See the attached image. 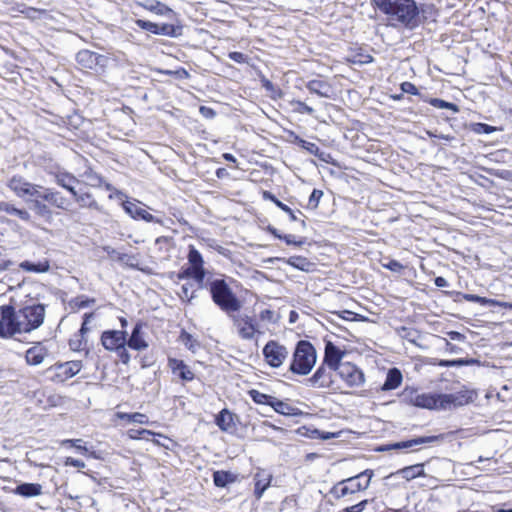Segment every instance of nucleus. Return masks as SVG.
I'll return each instance as SVG.
<instances>
[{"label":"nucleus","instance_id":"7","mask_svg":"<svg viewBox=\"0 0 512 512\" xmlns=\"http://www.w3.org/2000/svg\"><path fill=\"white\" fill-rule=\"evenodd\" d=\"M20 327L16 308L11 305L0 306V337L12 338L20 335Z\"/></svg>","mask_w":512,"mask_h":512},{"label":"nucleus","instance_id":"33","mask_svg":"<svg viewBox=\"0 0 512 512\" xmlns=\"http://www.w3.org/2000/svg\"><path fill=\"white\" fill-rule=\"evenodd\" d=\"M271 407L279 414L285 415V416H294L296 415V408L291 406L290 404L283 402L281 400H278L276 398H273L271 402Z\"/></svg>","mask_w":512,"mask_h":512},{"label":"nucleus","instance_id":"14","mask_svg":"<svg viewBox=\"0 0 512 512\" xmlns=\"http://www.w3.org/2000/svg\"><path fill=\"white\" fill-rule=\"evenodd\" d=\"M332 370H330L324 363L319 366L316 372L309 378V383L313 387L317 388H330L334 390H340V387L336 385V382L332 377Z\"/></svg>","mask_w":512,"mask_h":512},{"label":"nucleus","instance_id":"31","mask_svg":"<svg viewBox=\"0 0 512 512\" xmlns=\"http://www.w3.org/2000/svg\"><path fill=\"white\" fill-rule=\"evenodd\" d=\"M170 365L175 373L186 381H190L194 378L193 372L182 362L178 360L170 361Z\"/></svg>","mask_w":512,"mask_h":512},{"label":"nucleus","instance_id":"2","mask_svg":"<svg viewBox=\"0 0 512 512\" xmlns=\"http://www.w3.org/2000/svg\"><path fill=\"white\" fill-rule=\"evenodd\" d=\"M209 290L213 302L225 313L230 315L242 308V302L224 279L211 281Z\"/></svg>","mask_w":512,"mask_h":512},{"label":"nucleus","instance_id":"11","mask_svg":"<svg viewBox=\"0 0 512 512\" xmlns=\"http://www.w3.org/2000/svg\"><path fill=\"white\" fill-rule=\"evenodd\" d=\"M262 353L265 362L273 368H279L285 362L289 354L286 346L274 340H270L266 343Z\"/></svg>","mask_w":512,"mask_h":512},{"label":"nucleus","instance_id":"38","mask_svg":"<svg viewBox=\"0 0 512 512\" xmlns=\"http://www.w3.org/2000/svg\"><path fill=\"white\" fill-rule=\"evenodd\" d=\"M263 198L266 199V200H270L272 201L273 203H275V205L277 207H279L282 211L286 212L290 219L292 221H296L297 220V217L296 215L294 214V212L290 209V207H288L286 204L282 203L281 201H279L272 193L268 192V191H264L263 192Z\"/></svg>","mask_w":512,"mask_h":512},{"label":"nucleus","instance_id":"46","mask_svg":"<svg viewBox=\"0 0 512 512\" xmlns=\"http://www.w3.org/2000/svg\"><path fill=\"white\" fill-rule=\"evenodd\" d=\"M291 106L293 107V110L300 114H312L314 112V109L305 103L301 101H292Z\"/></svg>","mask_w":512,"mask_h":512},{"label":"nucleus","instance_id":"42","mask_svg":"<svg viewBox=\"0 0 512 512\" xmlns=\"http://www.w3.org/2000/svg\"><path fill=\"white\" fill-rule=\"evenodd\" d=\"M287 263L290 266L295 267V268H297L299 270H302V271H307L309 269V266H310V262L305 257H302V256L290 257L287 260Z\"/></svg>","mask_w":512,"mask_h":512},{"label":"nucleus","instance_id":"12","mask_svg":"<svg viewBox=\"0 0 512 512\" xmlns=\"http://www.w3.org/2000/svg\"><path fill=\"white\" fill-rule=\"evenodd\" d=\"M8 187L20 198L37 197L42 186L32 184L21 176H14L8 181Z\"/></svg>","mask_w":512,"mask_h":512},{"label":"nucleus","instance_id":"23","mask_svg":"<svg viewBox=\"0 0 512 512\" xmlns=\"http://www.w3.org/2000/svg\"><path fill=\"white\" fill-rule=\"evenodd\" d=\"M272 475L266 470H259L254 475L255 490L254 494L257 499H260L265 490L270 486Z\"/></svg>","mask_w":512,"mask_h":512},{"label":"nucleus","instance_id":"48","mask_svg":"<svg viewBox=\"0 0 512 512\" xmlns=\"http://www.w3.org/2000/svg\"><path fill=\"white\" fill-rule=\"evenodd\" d=\"M156 35L175 36L176 29L171 24H162L157 26Z\"/></svg>","mask_w":512,"mask_h":512},{"label":"nucleus","instance_id":"39","mask_svg":"<svg viewBox=\"0 0 512 512\" xmlns=\"http://www.w3.org/2000/svg\"><path fill=\"white\" fill-rule=\"evenodd\" d=\"M61 445H69L84 455L96 457L94 452H90L88 448L85 445H83V440L81 439H65L61 441Z\"/></svg>","mask_w":512,"mask_h":512},{"label":"nucleus","instance_id":"56","mask_svg":"<svg viewBox=\"0 0 512 512\" xmlns=\"http://www.w3.org/2000/svg\"><path fill=\"white\" fill-rule=\"evenodd\" d=\"M13 215L18 216L21 220H23L25 222H30L31 221V215L25 209H18V208H16Z\"/></svg>","mask_w":512,"mask_h":512},{"label":"nucleus","instance_id":"22","mask_svg":"<svg viewBox=\"0 0 512 512\" xmlns=\"http://www.w3.org/2000/svg\"><path fill=\"white\" fill-rule=\"evenodd\" d=\"M126 343L131 349L137 351L144 350L148 347V343L145 340L144 333L142 332V324L138 323L134 327L130 338L128 340L126 339Z\"/></svg>","mask_w":512,"mask_h":512},{"label":"nucleus","instance_id":"51","mask_svg":"<svg viewBox=\"0 0 512 512\" xmlns=\"http://www.w3.org/2000/svg\"><path fill=\"white\" fill-rule=\"evenodd\" d=\"M473 130L479 134H482V133L490 134V133L496 131V128L493 126L484 124V123H476V124H474Z\"/></svg>","mask_w":512,"mask_h":512},{"label":"nucleus","instance_id":"28","mask_svg":"<svg viewBox=\"0 0 512 512\" xmlns=\"http://www.w3.org/2000/svg\"><path fill=\"white\" fill-rule=\"evenodd\" d=\"M394 475H400L405 480L410 481L416 477L424 475L422 464H415L398 470Z\"/></svg>","mask_w":512,"mask_h":512},{"label":"nucleus","instance_id":"15","mask_svg":"<svg viewBox=\"0 0 512 512\" xmlns=\"http://www.w3.org/2000/svg\"><path fill=\"white\" fill-rule=\"evenodd\" d=\"M122 207L125 210V212L135 220L140 219L146 222H161L159 219H156L152 214H150L146 210L145 205H143L142 203L135 199L124 201L122 203Z\"/></svg>","mask_w":512,"mask_h":512},{"label":"nucleus","instance_id":"43","mask_svg":"<svg viewBox=\"0 0 512 512\" xmlns=\"http://www.w3.org/2000/svg\"><path fill=\"white\" fill-rule=\"evenodd\" d=\"M249 395L250 397L253 399V401L257 404H266V405H269L271 406V402L273 400L274 397L270 396V395H267V394H264V393H261L257 390H250L249 391Z\"/></svg>","mask_w":512,"mask_h":512},{"label":"nucleus","instance_id":"21","mask_svg":"<svg viewBox=\"0 0 512 512\" xmlns=\"http://www.w3.org/2000/svg\"><path fill=\"white\" fill-rule=\"evenodd\" d=\"M37 197H41V199L47 201L51 205L59 208V209H67L68 202L67 200L60 195V193L53 191L49 188L40 189Z\"/></svg>","mask_w":512,"mask_h":512},{"label":"nucleus","instance_id":"62","mask_svg":"<svg viewBox=\"0 0 512 512\" xmlns=\"http://www.w3.org/2000/svg\"><path fill=\"white\" fill-rule=\"evenodd\" d=\"M15 207L7 202H0V211L7 212L9 214H14Z\"/></svg>","mask_w":512,"mask_h":512},{"label":"nucleus","instance_id":"37","mask_svg":"<svg viewBox=\"0 0 512 512\" xmlns=\"http://www.w3.org/2000/svg\"><path fill=\"white\" fill-rule=\"evenodd\" d=\"M49 263L47 261L39 262L37 264L24 261L20 263V268L28 272L43 273L49 270Z\"/></svg>","mask_w":512,"mask_h":512},{"label":"nucleus","instance_id":"27","mask_svg":"<svg viewBox=\"0 0 512 512\" xmlns=\"http://www.w3.org/2000/svg\"><path fill=\"white\" fill-rule=\"evenodd\" d=\"M402 383V374L397 368L390 369L387 373L386 380L382 386V390L389 391L398 388Z\"/></svg>","mask_w":512,"mask_h":512},{"label":"nucleus","instance_id":"36","mask_svg":"<svg viewBox=\"0 0 512 512\" xmlns=\"http://www.w3.org/2000/svg\"><path fill=\"white\" fill-rule=\"evenodd\" d=\"M116 417L119 419L127 420L128 422L138 423V424H148L149 419L145 414L142 413H116Z\"/></svg>","mask_w":512,"mask_h":512},{"label":"nucleus","instance_id":"19","mask_svg":"<svg viewBox=\"0 0 512 512\" xmlns=\"http://www.w3.org/2000/svg\"><path fill=\"white\" fill-rule=\"evenodd\" d=\"M438 439V436H425L418 437L408 441H401L391 445H385L379 448V451H388L391 449H408L415 445H422L426 443H432Z\"/></svg>","mask_w":512,"mask_h":512},{"label":"nucleus","instance_id":"41","mask_svg":"<svg viewBox=\"0 0 512 512\" xmlns=\"http://www.w3.org/2000/svg\"><path fill=\"white\" fill-rule=\"evenodd\" d=\"M308 89L310 90V92L312 93H316L322 97H328L329 94H328V87L325 83H323L322 81H311L309 82L308 84Z\"/></svg>","mask_w":512,"mask_h":512},{"label":"nucleus","instance_id":"5","mask_svg":"<svg viewBox=\"0 0 512 512\" xmlns=\"http://www.w3.org/2000/svg\"><path fill=\"white\" fill-rule=\"evenodd\" d=\"M21 334L29 333L40 327L44 321L45 308L41 304H30L16 309Z\"/></svg>","mask_w":512,"mask_h":512},{"label":"nucleus","instance_id":"57","mask_svg":"<svg viewBox=\"0 0 512 512\" xmlns=\"http://www.w3.org/2000/svg\"><path fill=\"white\" fill-rule=\"evenodd\" d=\"M228 56L231 60L237 63H245L247 60V57L240 52H230Z\"/></svg>","mask_w":512,"mask_h":512},{"label":"nucleus","instance_id":"54","mask_svg":"<svg viewBox=\"0 0 512 512\" xmlns=\"http://www.w3.org/2000/svg\"><path fill=\"white\" fill-rule=\"evenodd\" d=\"M288 245H295V246H301L305 243V239L301 238L297 240L294 235L288 234L284 235L283 239Z\"/></svg>","mask_w":512,"mask_h":512},{"label":"nucleus","instance_id":"26","mask_svg":"<svg viewBox=\"0 0 512 512\" xmlns=\"http://www.w3.org/2000/svg\"><path fill=\"white\" fill-rule=\"evenodd\" d=\"M14 493L23 497H35L42 494V486L38 483H23L15 488Z\"/></svg>","mask_w":512,"mask_h":512},{"label":"nucleus","instance_id":"59","mask_svg":"<svg viewBox=\"0 0 512 512\" xmlns=\"http://www.w3.org/2000/svg\"><path fill=\"white\" fill-rule=\"evenodd\" d=\"M179 295L183 300L186 299L189 301L194 297V291H190V289L186 285H183L181 288V293Z\"/></svg>","mask_w":512,"mask_h":512},{"label":"nucleus","instance_id":"9","mask_svg":"<svg viewBox=\"0 0 512 512\" xmlns=\"http://www.w3.org/2000/svg\"><path fill=\"white\" fill-rule=\"evenodd\" d=\"M188 264L189 267L183 271L180 277L193 278L201 287L205 278L204 260L199 251L192 246L189 249Z\"/></svg>","mask_w":512,"mask_h":512},{"label":"nucleus","instance_id":"32","mask_svg":"<svg viewBox=\"0 0 512 512\" xmlns=\"http://www.w3.org/2000/svg\"><path fill=\"white\" fill-rule=\"evenodd\" d=\"M236 476L228 471H216L213 474V481L217 487H225L230 483H233Z\"/></svg>","mask_w":512,"mask_h":512},{"label":"nucleus","instance_id":"18","mask_svg":"<svg viewBox=\"0 0 512 512\" xmlns=\"http://www.w3.org/2000/svg\"><path fill=\"white\" fill-rule=\"evenodd\" d=\"M101 342L104 348L109 351L122 349L126 344V332L118 330L104 331L101 335Z\"/></svg>","mask_w":512,"mask_h":512},{"label":"nucleus","instance_id":"44","mask_svg":"<svg viewBox=\"0 0 512 512\" xmlns=\"http://www.w3.org/2000/svg\"><path fill=\"white\" fill-rule=\"evenodd\" d=\"M127 435L133 440L141 439V435H159L160 437L165 438L161 433H155L147 429H129L127 431Z\"/></svg>","mask_w":512,"mask_h":512},{"label":"nucleus","instance_id":"61","mask_svg":"<svg viewBox=\"0 0 512 512\" xmlns=\"http://www.w3.org/2000/svg\"><path fill=\"white\" fill-rule=\"evenodd\" d=\"M401 88L406 93H411V94H416L417 93L416 87L412 83H410V82L402 83Z\"/></svg>","mask_w":512,"mask_h":512},{"label":"nucleus","instance_id":"55","mask_svg":"<svg viewBox=\"0 0 512 512\" xmlns=\"http://www.w3.org/2000/svg\"><path fill=\"white\" fill-rule=\"evenodd\" d=\"M64 464H65V466H72V467H76V468H80V469L85 467V463L83 461L74 459L72 457H67L65 459Z\"/></svg>","mask_w":512,"mask_h":512},{"label":"nucleus","instance_id":"40","mask_svg":"<svg viewBox=\"0 0 512 512\" xmlns=\"http://www.w3.org/2000/svg\"><path fill=\"white\" fill-rule=\"evenodd\" d=\"M180 341L184 344L189 350L195 353L200 347L199 342L189 333L182 332L180 335Z\"/></svg>","mask_w":512,"mask_h":512},{"label":"nucleus","instance_id":"17","mask_svg":"<svg viewBox=\"0 0 512 512\" xmlns=\"http://www.w3.org/2000/svg\"><path fill=\"white\" fill-rule=\"evenodd\" d=\"M233 326L236 328L238 335L244 340H251L255 333L256 327L253 319L247 315H231Z\"/></svg>","mask_w":512,"mask_h":512},{"label":"nucleus","instance_id":"10","mask_svg":"<svg viewBox=\"0 0 512 512\" xmlns=\"http://www.w3.org/2000/svg\"><path fill=\"white\" fill-rule=\"evenodd\" d=\"M81 369V361H67L51 366L48 373L52 381L62 383L77 375Z\"/></svg>","mask_w":512,"mask_h":512},{"label":"nucleus","instance_id":"50","mask_svg":"<svg viewBox=\"0 0 512 512\" xmlns=\"http://www.w3.org/2000/svg\"><path fill=\"white\" fill-rule=\"evenodd\" d=\"M263 87L270 93L273 99H277L282 96L281 90L276 88L269 80H263Z\"/></svg>","mask_w":512,"mask_h":512},{"label":"nucleus","instance_id":"6","mask_svg":"<svg viewBox=\"0 0 512 512\" xmlns=\"http://www.w3.org/2000/svg\"><path fill=\"white\" fill-rule=\"evenodd\" d=\"M372 476V470H365L354 477L343 480L335 486V493L338 497H345L365 490L369 487Z\"/></svg>","mask_w":512,"mask_h":512},{"label":"nucleus","instance_id":"49","mask_svg":"<svg viewBox=\"0 0 512 512\" xmlns=\"http://www.w3.org/2000/svg\"><path fill=\"white\" fill-rule=\"evenodd\" d=\"M135 23L139 28H141L143 30L149 31L153 34H155L157 32L158 24H156V23L146 21V20H141V19H137L135 21Z\"/></svg>","mask_w":512,"mask_h":512},{"label":"nucleus","instance_id":"24","mask_svg":"<svg viewBox=\"0 0 512 512\" xmlns=\"http://www.w3.org/2000/svg\"><path fill=\"white\" fill-rule=\"evenodd\" d=\"M215 422L217 426L225 432H230L235 429L236 424L234 415L227 409H223L216 417Z\"/></svg>","mask_w":512,"mask_h":512},{"label":"nucleus","instance_id":"58","mask_svg":"<svg viewBox=\"0 0 512 512\" xmlns=\"http://www.w3.org/2000/svg\"><path fill=\"white\" fill-rule=\"evenodd\" d=\"M367 504V500H363L356 505L347 507L345 512H362Z\"/></svg>","mask_w":512,"mask_h":512},{"label":"nucleus","instance_id":"29","mask_svg":"<svg viewBox=\"0 0 512 512\" xmlns=\"http://www.w3.org/2000/svg\"><path fill=\"white\" fill-rule=\"evenodd\" d=\"M144 9L153 12L157 15L169 16L173 13L172 9H170L165 4L159 1H148L140 4Z\"/></svg>","mask_w":512,"mask_h":512},{"label":"nucleus","instance_id":"1","mask_svg":"<svg viewBox=\"0 0 512 512\" xmlns=\"http://www.w3.org/2000/svg\"><path fill=\"white\" fill-rule=\"evenodd\" d=\"M375 5L391 21L405 25L412 23L418 15V9L414 0H373Z\"/></svg>","mask_w":512,"mask_h":512},{"label":"nucleus","instance_id":"63","mask_svg":"<svg viewBox=\"0 0 512 512\" xmlns=\"http://www.w3.org/2000/svg\"><path fill=\"white\" fill-rule=\"evenodd\" d=\"M11 262L6 258V256L0 252V272L5 271Z\"/></svg>","mask_w":512,"mask_h":512},{"label":"nucleus","instance_id":"47","mask_svg":"<svg viewBox=\"0 0 512 512\" xmlns=\"http://www.w3.org/2000/svg\"><path fill=\"white\" fill-rule=\"evenodd\" d=\"M73 197L81 207H90L94 203V201L91 199V196L87 193L79 194L76 192V195H73Z\"/></svg>","mask_w":512,"mask_h":512},{"label":"nucleus","instance_id":"53","mask_svg":"<svg viewBox=\"0 0 512 512\" xmlns=\"http://www.w3.org/2000/svg\"><path fill=\"white\" fill-rule=\"evenodd\" d=\"M468 364V361H465L463 359H457V360H441L439 362V365L442 367H452V366H462Z\"/></svg>","mask_w":512,"mask_h":512},{"label":"nucleus","instance_id":"13","mask_svg":"<svg viewBox=\"0 0 512 512\" xmlns=\"http://www.w3.org/2000/svg\"><path fill=\"white\" fill-rule=\"evenodd\" d=\"M77 62L86 69L104 70L108 64V58L89 50H82L77 54Z\"/></svg>","mask_w":512,"mask_h":512},{"label":"nucleus","instance_id":"20","mask_svg":"<svg viewBox=\"0 0 512 512\" xmlns=\"http://www.w3.org/2000/svg\"><path fill=\"white\" fill-rule=\"evenodd\" d=\"M48 356V350L41 343L30 347L25 354L27 364L37 366Z\"/></svg>","mask_w":512,"mask_h":512},{"label":"nucleus","instance_id":"4","mask_svg":"<svg viewBox=\"0 0 512 512\" xmlns=\"http://www.w3.org/2000/svg\"><path fill=\"white\" fill-rule=\"evenodd\" d=\"M454 399L453 393H414L409 402L418 408L443 411L458 408Z\"/></svg>","mask_w":512,"mask_h":512},{"label":"nucleus","instance_id":"16","mask_svg":"<svg viewBox=\"0 0 512 512\" xmlns=\"http://www.w3.org/2000/svg\"><path fill=\"white\" fill-rule=\"evenodd\" d=\"M346 352L343 348L335 345L331 341H326L323 363L330 370H335L342 365L341 360L345 356Z\"/></svg>","mask_w":512,"mask_h":512},{"label":"nucleus","instance_id":"35","mask_svg":"<svg viewBox=\"0 0 512 512\" xmlns=\"http://www.w3.org/2000/svg\"><path fill=\"white\" fill-rule=\"evenodd\" d=\"M56 182L58 185L67 189L72 195H76V190L74 188V183L77 182L74 176L69 174H59L56 177Z\"/></svg>","mask_w":512,"mask_h":512},{"label":"nucleus","instance_id":"8","mask_svg":"<svg viewBox=\"0 0 512 512\" xmlns=\"http://www.w3.org/2000/svg\"><path fill=\"white\" fill-rule=\"evenodd\" d=\"M334 371L348 388H358L365 383L363 371L351 362H343Z\"/></svg>","mask_w":512,"mask_h":512},{"label":"nucleus","instance_id":"45","mask_svg":"<svg viewBox=\"0 0 512 512\" xmlns=\"http://www.w3.org/2000/svg\"><path fill=\"white\" fill-rule=\"evenodd\" d=\"M430 104L439 109H450L453 112H457L458 108L455 104L446 102L442 99L434 98L430 100Z\"/></svg>","mask_w":512,"mask_h":512},{"label":"nucleus","instance_id":"64","mask_svg":"<svg viewBox=\"0 0 512 512\" xmlns=\"http://www.w3.org/2000/svg\"><path fill=\"white\" fill-rule=\"evenodd\" d=\"M385 267L395 272L402 269V265L396 260H391L388 264L385 265Z\"/></svg>","mask_w":512,"mask_h":512},{"label":"nucleus","instance_id":"3","mask_svg":"<svg viewBox=\"0 0 512 512\" xmlns=\"http://www.w3.org/2000/svg\"><path fill=\"white\" fill-rule=\"evenodd\" d=\"M317 361V353L314 346L305 340L297 343L290 363V371L297 375H308Z\"/></svg>","mask_w":512,"mask_h":512},{"label":"nucleus","instance_id":"30","mask_svg":"<svg viewBox=\"0 0 512 512\" xmlns=\"http://www.w3.org/2000/svg\"><path fill=\"white\" fill-rule=\"evenodd\" d=\"M464 299L469 302H476L484 306H500V307H508L509 305L505 302H500L495 299H489L485 297H481L475 294H465Z\"/></svg>","mask_w":512,"mask_h":512},{"label":"nucleus","instance_id":"60","mask_svg":"<svg viewBox=\"0 0 512 512\" xmlns=\"http://www.w3.org/2000/svg\"><path fill=\"white\" fill-rule=\"evenodd\" d=\"M104 250L113 258H117L120 261H124L125 258H127V255H121L118 252H116L111 247H105Z\"/></svg>","mask_w":512,"mask_h":512},{"label":"nucleus","instance_id":"52","mask_svg":"<svg viewBox=\"0 0 512 512\" xmlns=\"http://www.w3.org/2000/svg\"><path fill=\"white\" fill-rule=\"evenodd\" d=\"M322 196L323 192L321 190L314 189L309 197V204L316 208Z\"/></svg>","mask_w":512,"mask_h":512},{"label":"nucleus","instance_id":"34","mask_svg":"<svg viewBox=\"0 0 512 512\" xmlns=\"http://www.w3.org/2000/svg\"><path fill=\"white\" fill-rule=\"evenodd\" d=\"M40 198L41 197L31 198L32 208L38 216L43 217L45 219H50L52 217V211L46 204L39 201Z\"/></svg>","mask_w":512,"mask_h":512},{"label":"nucleus","instance_id":"25","mask_svg":"<svg viewBox=\"0 0 512 512\" xmlns=\"http://www.w3.org/2000/svg\"><path fill=\"white\" fill-rule=\"evenodd\" d=\"M453 394L458 408L474 402L478 397V392L475 389L466 387Z\"/></svg>","mask_w":512,"mask_h":512}]
</instances>
